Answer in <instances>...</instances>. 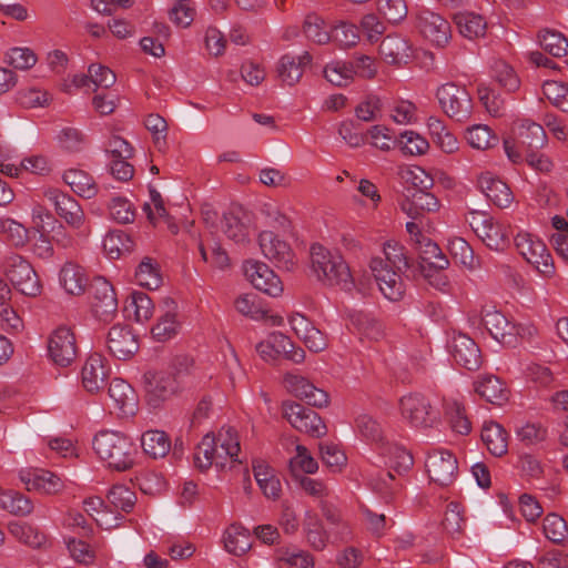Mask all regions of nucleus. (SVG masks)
<instances>
[{
    "mask_svg": "<svg viewBox=\"0 0 568 568\" xmlns=\"http://www.w3.org/2000/svg\"><path fill=\"white\" fill-rule=\"evenodd\" d=\"M383 253L385 258L373 257L369 267L383 295L389 301H399L405 293L403 276H415L418 264H415L406 248L396 241H387Z\"/></svg>",
    "mask_w": 568,
    "mask_h": 568,
    "instance_id": "f257e3e1",
    "label": "nucleus"
},
{
    "mask_svg": "<svg viewBox=\"0 0 568 568\" xmlns=\"http://www.w3.org/2000/svg\"><path fill=\"white\" fill-rule=\"evenodd\" d=\"M311 270L316 278L327 286H339L349 291L354 286L348 264L338 252H332L322 244L311 246Z\"/></svg>",
    "mask_w": 568,
    "mask_h": 568,
    "instance_id": "f03ea898",
    "label": "nucleus"
},
{
    "mask_svg": "<svg viewBox=\"0 0 568 568\" xmlns=\"http://www.w3.org/2000/svg\"><path fill=\"white\" fill-rule=\"evenodd\" d=\"M93 449L108 466L118 471L130 469L138 453L126 435L115 430H101L93 438Z\"/></svg>",
    "mask_w": 568,
    "mask_h": 568,
    "instance_id": "7ed1b4c3",
    "label": "nucleus"
},
{
    "mask_svg": "<svg viewBox=\"0 0 568 568\" xmlns=\"http://www.w3.org/2000/svg\"><path fill=\"white\" fill-rule=\"evenodd\" d=\"M513 131L515 139L504 140L505 152L513 163L521 162L525 154L539 151L547 143L542 125L529 119L517 121Z\"/></svg>",
    "mask_w": 568,
    "mask_h": 568,
    "instance_id": "20e7f679",
    "label": "nucleus"
},
{
    "mask_svg": "<svg viewBox=\"0 0 568 568\" xmlns=\"http://www.w3.org/2000/svg\"><path fill=\"white\" fill-rule=\"evenodd\" d=\"M185 377L186 373L181 369L146 372L142 379L148 404L152 408L160 407L164 402L182 390Z\"/></svg>",
    "mask_w": 568,
    "mask_h": 568,
    "instance_id": "39448f33",
    "label": "nucleus"
},
{
    "mask_svg": "<svg viewBox=\"0 0 568 568\" xmlns=\"http://www.w3.org/2000/svg\"><path fill=\"white\" fill-rule=\"evenodd\" d=\"M436 98L443 112L452 120L465 123L473 113V99L465 85L456 82L442 84L436 91Z\"/></svg>",
    "mask_w": 568,
    "mask_h": 568,
    "instance_id": "423d86ee",
    "label": "nucleus"
},
{
    "mask_svg": "<svg viewBox=\"0 0 568 568\" xmlns=\"http://www.w3.org/2000/svg\"><path fill=\"white\" fill-rule=\"evenodd\" d=\"M7 280L21 294L36 297L41 293L39 276L28 260L19 254L8 255L2 262Z\"/></svg>",
    "mask_w": 568,
    "mask_h": 568,
    "instance_id": "0eeeda50",
    "label": "nucleus"
},
{
    "mask_svg": "<svg viewBox=\"0 0 568 568\" xmlns=\"http://www.w3.org/2000/svg\"><path fill=\"white\" fill-rule=\"evenodd\" d=\"M471 230L490 250L501 252L510 244L508 230L483 211H471L467 219Z\"/></svg>",
    "mask_w": 568,
    "mask_h": 568,
    "instance_id": "6e6552de",
    "label": "nucleus"
},
{
    "mask_svg": "<svg viewBox=\"0 0 568 568\" xmlns=\"http://www.w3.org/2000/svg\"><path fill=\"white\" fill-rule=\"evenodd\" d=\"M515 243L519 253L545 277H551L555 274L552 256L541 240L525 233L518 234Z\"/></svg>",
    "mask_w": 568,
    "mask_h": 568,
    "instance_id": "1a4fd4ad",
    "label": "nucleus"
},
{
    "mask_svg": "<svg viewBox=\"0 0 568 568\" xmlns=\"http://www.w3.org/2000/svg\"><path fill=\"white\" fill-rule=\"evenodd\" d=\"M282 410L283 416L295 429L313 437H322L326 434V426L313 409L300 403L286 400L282 404Z\"/></svg>",
    "mask_w": 568,
    "mask_h": 568,
    "instance_id": "9d476101",
    "label": "nucleus"
},
{
    "mask_svg": "<svg viewBox=\"0 0 568 568\" xmlns=\"http://www.w3.org/2000/svg\"><path fill=\"white\" fill-rule=\"evenodd\" d=\"M399 406L403 417L414 427H433L439 418L429 399L418 393L402 397Z\"/></svg>",
    "mask_w": 568,
    "mask_h": 568,
    "instance_id": "9b49d317",
    "label": "nucleus"
},
{
    "mask_svg": "<svg viewBox=\"0 0 568 568\" xmlns=\"http://www.w3.org/2000/svg\"><path fill=\"white\" fill-rule=\"evenodd\" d=\"M53 205L55 213L73 230H81L85 222L84 212L79 202L59 189L50 187L43 192Z\"/></svg>",
    "mask_w": 568,
    "mask_h": 568,
    "instance_id": "f8f14e48",
    "label": "nucleus"
},
{
    "mask_svg": "<svg viewBox=\"0 0 568 568\" xmlns=\"http://www.w3.org/2000/svg\"><path fill=\"white\" fill-rule=\"evenodd\" d=\"M49 356L55 365L67 367L77 358L78 347L70 327L59 326L48 342Z\"/></svg>",
    "mask_w": 568,
    "mask_h": 568,
    "instance_id": "ddd939ff",
    "label": "nucleus"
},
{
    "mask_svg": "<svg viewBox=\"0 0 568 568\" xmlns=\"http://www.w3.org/2000/svg\"><path fill=\"white\" fill-rule=\"evenodd\" d=\"M258 244L263 255L280 270L291 271L295 265V255L285 241L272 231H263L258 235Z\"/></svg>",
    "mask_w": 568,
    "mask_h": 568,
    "instance_id": "4468645a",
    "label": "nucleus"
},
{
    "mask_svg": "<svg viewBox=\"0 0 568 568\" xmlns=\"http://www.w3.org/2000/svg\"><path fill=\"white\" fill-rule=\"evenodd\" d=\"M425 466L430 480L439 486L453 484L458 471L457 458L448 450H433Z\"/></svg>",
    "mask_w": 568,
    "mask_h": 568,
    "instance_id": "2eb2a0df",
    "label": "nucleus"
},
{
    "mask_svg": "<svg viewBox=\"0 0 568 568\" xmlns=\"http://www.w3.org/2000/svg\"><path fill=\"white\" fill-rule=\"evenodd\" d=\"M419 32L437 47H445L450 39V24L440 14L420 9L416 16Z\"/></svg>",
    "mask_w": 568,
    "mask_h": 568,
    "instance_id": "dca6fc26",
    "label": "nucleus"
},
{
    "mask_svg": "<svg viewBox=\"0 0 568 568\" xmlns=\"http://www.w3.org/2000/svg\"><path fill=\"white\" fill-rule=\"evenodd\" d=\"M92 310L97 317L108 321L118 311V300L113 286L104 277L98 276L90 284Z\"/></svg>",
    "mask_w": 568,
    "mask_h": 568,
    "instance_id": "f3484780",
    "label": "nucleus"
},
{
    "mask_svg": "<svg viewBox=\"0 0 568 568\" xmlns=\"http://www.w3.org/2000/svg\"><path fill=\"white\" fill-rule=\"evenodd\" d=\"M244 273L256 290L270 296L276 297L283 292L280 277L263 262L247 261L244 264Z\"/></svg>",
    "mask_w": 568,
    "mask_h": 568,
    "instance_id": "a211bd4d",
    "label": "nucleus"
},
{
    "mask_svg": "<svg viewBox=\"0 0 568 568\" xmlns=\"http://www.w3.org/2000/svg\"><path fill=\"white\" fill-rule=\"evenodd\" d=\"M449 353L456 364L468 371H477L481 366L480 349L468 335L455 334L448 345Z\"/></svg>",
    "mask_w": 568,
    "mask_h": 568,
    "instance_id": "6ab92c4d",
    "label": "nucleus"
},
{
    "mask_svg": "<svg viewBox=\"0 0 568 568\" xmlns=\"http://www.w3.org/2000/svg\"><path fill=\"white\" fill-rule=\"evenodd\" d=\"M284 383L291 394L304 400L310 406L322 408L328 404V394L317 388L303 376L287 373L284 377Z\"/></svg>",
    "mask_w": 568,
    "mask_h": 568,
    "instance_id": "aec40b11",
    "label": "nucleus"
},
{
    "mask_svg": "<svg viewBox=\"0 0 568 568\" xmlns=\"http://www.w3.org/2000/svg\"><path fill=\"white\" fill-rule=\"evenodd\" d=\"M106 345L118 359H129L139 351L136 336L128 325H114L108 333Z\"/></svg>",
    "mask_w": 568,
    "mask_h": 568,
    "instance_id": "412c9836",
    "label": "nucleus"
},
{
    "mask_svg": "<svg viewBox=\"0 0 568 568\" xmlns=\"http://www.w3.org/2000/svg\"><path fill=\"white\" fill-rule=\"evenodd\" d=\"M251 217L242 206L232 207L223 215V232L236 244H244L250 240Z\"/></svg>",
    "mask_w": 568,
    "mask_h": 568,
    "instance_id": "4be33fe9",
    "label": "nucleus"
},
{
    "mask_svg": "<svg viewBox=\"0 0 568 568\" xmlns=\"http://www.w3.org/2000/svg\"><path fill=\"white\" fill-rule=\"evenodd\" d=\"M478 186L486 197L498 207H508L514 200L509 186L490 172L481 173L478 176Z\"/></svg>",
    "mask_w": 568,
    "mask_h": 568,
    "instance_id": "5701e85b",
    "label": "nucleus"
},
{
    "mask_svg": "<svg viewBox=\"0 0 568 568\" xmlns=\"http://www.w3.org/2000/svg\"><path fill=\"white\" fill-rule=\"evenodd\" d=\"M113 407L123 415H133L138 407V398L133 387L121 378H113L108 388Z\"/></svg>",
    "mask_w": 568,
    "mask_h": 568,
    "instance_id": "b1692460",
    "label": "nucleus"
},
{
    "mask_svg": "<svg viewBox=\"0 0 568 568\" xmlns=\"http://www.w3.org/2000/svg\"><path fill=\"white\" fill-rule=\"evenodd\" d=\"M20 478L29 491L37 490L45 494H55L63 488L61 478L44 469L22 471Z\"/></svg>",
    "mask_w": 568,
    "mask_h": 568,
    "instance_id": "393cba45",
    "label": "nucleus"
},
{
    "mask_svg": "<svg viewBox=\"0 0 568 568\" xmlns=\"http://www.w3.org/2000/svg\"><path fill=\"white\" fill-rule=\"evenodd\" d=\"M81 375L82 384L88 392L94 393L100 390L108 377L103 356L98 353L91 354L82 367Z\"/></svg>",
    "mask_w": 568,
    "mask_h": 568,
    "instance_id": "a878e982",
    "label": "nucleus"
},
{
    "mask_svg": "<svg viewBox=\"0 0 568 568\" xmlns=\"http://www.w3.org/2000/svg\"><path fill=\"white\" fill-rule=\"evenodd\" d=\"M402 210L412 219H418L424 213L436 212L439 209L438 199L427 191H410L400 204Z\"/></svg>",
    "mask_w": 568,
    "mask_h": 568,
    "instance_id": "bb28decb",
    "label": "nucleus"
},
{
    "mask_svg": "<svg viewBox=\"0 0 568 568\" xmlns=\"http://www.w3.org/2000/svg\"><path fill=\"white\" fill-rule=\"evenodd\" d=\"M475 392L486 402L503 406L509 399V389L497 376L486 375L475 382Z\"/></svg>",
    "mask_w": 568,
    "mask_h": 568,
    "instance_id": "cd10ccee",
    "label": "nucleus"
},
{
    "mask_svg": "<svg viewBox=\"0 0 568 568\" xmlns=\"http://www.w3.org/2000/svg\"><path fill=\"white\" fill-rule=\"evenodd\" d=\"M379 53L383 60L389 64L407 63L410 58V45L400 36H387L379 44Z\"/></svg>",
    "mask_w": 568,
    "mask_h": 568,
    "instance_id": "c85d7f7f",
    "label": "nucleus"
},
{
    "mask_svg": "<svg viewBox=\"0 0 568 568\" xmlns=\"http://www.w3.org/2000/svg\"><path fill=\"white\" fill-rule=\"evenodd\" d=\"M416 245L420 260L418 264H424L434 271H444L449 266L446 255L442 252L438 244L429 237L420 236V239L416 240Z\"/></svg>",
    "mask_w": 568,
    "mask_h": 568,
    "instance_id": "c756f323",
    "label": "nucleus"
},
{
    "mask_svg": "<svg viewBox=\"0 0 568 568\" xmlns=\"http://www.w3.org/2000/svg\"><path fill=\"white\" fill-rule=\"evenodd\" d=\"M59 283L68 294L81 295L88 285V277L82 266L68 261L60 270Z\"/></svg>",
    "mask_w": 568,
    "mask_h": 568,
    "instance_id": "7c9ffc66",
    "label": "nucleus"
},
{
    "mask_svg": "<svg viewBox=\"0 0 568 568\" xmlns=\"http://www.w3.org/2000/svg\"><path fill=\"white\" fill-rule=\"evenodd\" d=\"M165 311L152 327V335L159 342H165L176 335L180 327L176 321V303L168 297L163 301Z\"/></svg>",
    "mask_w": 568,
    "mask_h": 568,
    "instance_id": "2f4dec72",
    "label": "nucleus"
},
{
    "mask_svg": "<svg viewBox=\"0 0 568 568\" xmlns=\"http://www.w3.org/2000/svg\"><path fill=\"white\" fill-rule=\"evenodd\" d=\"M63 181L81 197L92 199L98 193V185L85 171L70 169L63 173Z\"/></svg>",
    "mask_w": 568,
    "mask_h": 568,
    "instance_id": "473e14b6",
    "label": "nucleus"
},
{
    "mask_svg": "<svg viewBox=\"0 0 568 568\" xmlns=\"http://www.w3.org/2000/svg\"><path fill=\"white\" fill-rule=\"evenodd\" d=\"M507 433L498 423H486L481 429V440L486 445L488 452L501 457L508 450Z\"/></svg>",
    "mask_w": 568,
    "mask_h": 568,
    "instance_id": "72a5a7b5",
    "label": "nucleus"
},
{
    "mask_svg": "<svg viewBox=\"0 0 568 568\" xmlns=\"http://www.w3.org/2000/svg\"><path fill=\"white\" fill-rule=\"evenodd\" d=\"M141 446L148 456L154 459L163 458L171 449V439L163 430L150 429L142 434Z\"/></svg>",
    "mask_w": 568,
    "mask_h": 568,
    "instance_id": "f704fd0d",
    "label": "nucleus"
},
{
    "mask_svg": "<svg viewBox=\"0 0 568 568\" xmlns=\"http://www.w3.org/2000/svg\"><path fill=\"white\" fill-rule=\"evenodd\" d=\"M454 21L464 38L474 40L486 34L487 23L480 14L458 12L454 16Z\"/></svg>",
    "mask_w": 568,
    "mask_h": 568,
    "instance_id": "c9c22d12",
    "label": "nucleus"
},
{
    "mask_svg": "<svg viewBox=\"0 0 568 568\" xmlns=\"http://www.w3.org/2000/svg\"><path fill=\"white\" fill-rule=\"evenodd\" d=\"M481 323L489 334L497 341L504 342L506 336L514 335V325L499 311L486 310L483 313Z\"/></svg>",
    "mask_w": 568,
    "mask_h": 568,
    "instance_id": "e433bc0d",
    "label": "nucleus"
},
{
    "mask_svg": "<svg viewBox=\"0 0 568 568\" xmlns=\"http://www.w3.org/2000/svg\"><path fill=\"white\" fill-rule=\"evenodd\" d=\"M277 568H313L314 559L305 550L284 547L276 550Z\"/></svg>",
    "mask_w": 568,
    "mask_h": 568,
    "instance_id": "4c0bfd02",
    "label": "nucleus"
},
{
    "mask_svg": "<svg viewBox=\"0 0 568 568\" xmlns=\"http://www.w3.org/2000/svg\"><path fill=\"white\" fill-rule=\"evenodd\" d=\"M224 546L230 554L244 555L252 547L250 531L240 525H231L224 534Z\"/></svg>",
    "mask_w": 568,
    "mask_h": 568,
    "instance_id": "58836bf2",
    "label": "nucleus"
},
{
    "mask_svg": "<svg viewBox=\"0 0 568 568\" xmlns=\"http://www.w3.org/2000/svg\"><path fill=\"white\" fill-rule=\"evenodd\" d=\"M138 283L148 290H156L162 284V275L159 263L152 257L145 256L135 271Z\"/></svg>",
    "mask_w": 568,
    "mask_h": 568,
    "instance_id": "ea45409f",
    "label": "nucleus"
},
{
    "mask_svg": "<svg viewBox=\"0 0 568 568\" xmlns=\"http://www.w3.org/2000/svg\"><path fill=\"white\" fill-rule=\"evenodd\" d=\"M9 532L20 542L32 548H39L45 542L44 534L38 528L21 521H10L8 525Z\"/></svg>",
    "mask_w": 568,
    "mask_h": 568,
    "instance_id": "a19ab883",
    "label": "nucleus"
},
{
    "mask_svg": "<svg viewBox=\"0 0 568 568\" xmlns=\"http://www.w3.org/2000/svg\"><path fill=\"white\" fill-rule=\"evenodd\" d=\"M3 509L14 516H27L33 510V504L29 497L19 491H7L0 496Z\"/></svg>",
    "mask_w": 568,
    "mask_h": 568,
    "instance_id": "79ce46f5",
    "label": "nucleus"
},
{
    "mask_svg": "<svg viewBox=\"0 0 568 568\" xmlns=\"http://www.w3.org/2000/svg\"><path fill=\"white\" fill-rule=\"evenodd\" d=\"M538 40L542 49L554 57H565L568 52V40L558 31L541 30L538 33Z\"/></svg>",
    "mask_w": 568,
    "mask_h": 568,
    "instance_id": "37998d69",
    "label": "nucleus"
},
{
    "mask_svg": "<svg viewBox=\"0 0 568 568\" xmlns=\"http://www.w3.org/2000/svg\"><path fill=\"white\" fill-rule=\"evenodd\" d=\"M304 531L308 544L315 550H322L325 548L328 535L324 530L320 518L315 514L306 513L304 520Z\"/></svg>",
    "mask_w": 568,
    "mask_h": 568,
    "instance_id": "c03bdc74",
    "label": "nucleus"
},
{
    "mask_svg": "<svg viewBox=\"0 0 568 568\" xmlns=\"http://www.w3.org/2000/svg\"><path fill=\"white\" fill-rule=\"evenodd\" d=\"M466 140L469 145L477 150H487L498 144V136L495 135L488 125L476 124L466 132Z\"/></svg>",
    "mask_w": 568,
    "mask_h": 568,
    "instance_id": "a18cd8bd",
    "label": "nucleus"
},
{
    "mask_svg": "<svg viewBox=\"0 0 568 568\" xmlns=\"http://www.w3.org/2000/svg\"><path fill=\"white\" fill-rule=\"evenodd\" d=\"M290 473L294 478L304 476V474H314L318 469L317 462L310 455L307 448L302 445L296 446V455L288 462Z\"/></svg>",
    "mask_w": 568,
    "mask_h": 568,
    "instance_id": "49530a36",
    "label": "nucleus"
},
{
    "mask_svg": "<svg viewBox=\"0 0 568 568\" xmlns=\"http://www.w3.org/2000/svg\"><path fill=\"white\" fill-rule=\"evenodd\" d=\"M383 454L389 457L390 467L397 474L408 471L414 465L413 455L400 445L387 444L383 447Z\"/></svg>",
    "mask_w": 568,
    "mask_h": 568,
    "instance_id": "de8ad7c7",
    "label": "nucleus"
},
{
    "mask_svg": "<svg viewBox=\"0 0 568 568\" xmlns=\"http://www.w3.org/2000/svg\"><path fill=\"white\" fill-rule=\"evenodd\" d=\"M220 456L215 436L206 434L197 445V453L194 457L196 466L201 470H206Z\"/></svg>",
    "mask_w": 568,
    "mask_h": 568,
    "instance_id": "09e8293b",
    "label": "nucleus"
},
{
    "mask_svg": "<svg viewBox=\"0 0 568 568\" xmlns=\"http://www.w3.org/2000/svg\"><path fill=\"white\" fill-rule=\"evenodd\" d=\"M324 78L336 87H345L353 81L354 70L348 62L334 61L327 64L324 70Z\"/></svg>",
    "mask_w": 568,
    "mask_h": 568,
    "instance_id": "8fccbe9b",
    "label": "nucleus"
},
{
    "mask_svg": "<svg viewBox=\"0 0 568 568\" xmlns=\"http://www.w3.org/2000/svg\"><path fill=\"white\" fill-rule=\"evenodd\" d=\"M103 246L109 252L110 257L115 258L122 253H131L134 248V242L125 232L112 231L106 235Z\"/></svg>",
    "mask_w": 568,
    "mask_h": 568,
    "instance_id": "3c124183",
    "label": "nucleus"
},
{
    "mask_svg": "<svg viewBox=\"0 0 568 568\" xmlns=\"http://www.w3.org/2000/svg\"><path fill=\"white\" fill-rule=\"evenodd\" d=\"M542 529L545 537L554 544H562L568 537L566 520L555 513L548 514L544 518Z\"/></svg>",
    "mask_w": 568,
    "mask_h": 568,
    "instance_id": "603ef678",
    "label": "nucleus"
},
{
    "mask_svg": "<svg viewBox=\"0 0 568 568\" xmlns=\"http://www.w3.org/2000/svg\"><path fill=\"white\" fill-rule=\"evenodd\" d=\"M394 143H398L404 154L422 155L429 148L428 141L414 131H404Z\"/></svg>",
    "mask_w": 568,
    "mask_h": 568,
    "instance_id": "864d4df0",
    "label": "nucleus"
},
{
    "mask_svg": "<svg viewBox=\"0 0 568 568\" xmlns=\"http://www.w3.org/2000/svg\"><path fill=\"white\" fill-rule=\"evenodd\" d=\"M217 446L229 456L233 462L242 464L240 459V440L237 432L233 427L222 428L215 437Z\"/></svg>",
    "mask_w": 568,
    "mask_h": 568,
    "instance_id": "5fc2aeb1",
    "label": "nucleus"
},
{
    "mask_svg": "<svg viewBox=\"0 0 568 568\" xmlns=\"http://www.w3.org/2000/svg\"><path fill=\"white\" fill-rule=\"evenodd\" d=\"M109 503L124 513H130L136 501V495L124 485H114L108 494Z\"/></svg>",
    "mask_w": 568,
    "mask_h": 568,
    "instance_id": "6e6d98bb",
    "label": "nucleus"
},
{
    "mask_svg": "<svg viewBox=\"0 0 568 568\" xmlns=\"http://www.w3.org/2000/svg\"><path fill=\"white\" fill-rule=\"evenodd\" d=\"M277 74L282 82L294 85L301 80L303 69L301 64L296 62L295 55L284 54L278 61Z\"/></svg>",
    "mask_w": 568,
    "mask_h": 568,
    "instance_id": "4d7b16f0",
    "label": "nucleus"
},
{
    "mask_svg": "<svg viewBox=\"0 0 568 568\" xmlns=\"http://www.w3.org/2000/svg\"><path fill=\"white\" fill-rule=\"evenodd\" d=\"M542 92L551 104L562 112H568V85L558 81H546Z\"/></svg>",
    "mask_w": 568,
    "mask_h": 568,
    "instance_id": "13d9d810",
    "label": "nucleus"
},
{
    "mask_svg": "<svg viewBox=\"0 0 568 568\" xmlns=\"http://www.w3.org/2000/svg\"><path fill=\"white\" fill-rule=\"evenodd\" d=\"M303 31L310 40L318 44H325L331 40V32L324 29L323 19L316 14L306 16Z\"/></svg>",
    "mask_w": 568,
    "mask_h": 568,
    "instance_id": "bf43d9fd",
    "label": "nucleus"
},
{
    "mask_svg": "<svg viewBox=\"0 0 568 568\" xmlns=\"http://www.w3.org/2000/svg\"><path fill=\"white\" fill-rule=\"evenodd\" d=\"M447 417L452 429L459 435H467L471 430V424L466 415L464 406L454 402L447 406Z\"/></svg>",
    "mask_w": 568,
    "mask_h": 568,
    "instance_id": "052dcab7",
    "label": "nucleus"
},
{
    "mask_svg": "<svg viewBox=\"0 0 568 568\" xmlns=\"http://www.w3.org/2000/svg\"><path fill=\"white\" fill-rule=\"evenodd\" d=\"M331 39L343 48H349L358 42L359 32L355 24L341 21L332 29Z\"/></svg>",
    "mask_w": 568,
    "mask_h": 568,
    "instance_id": "680f3d73",
    "label": "nucleus"
},
{
    "mask_svg": "<svg viewBox=\"0 0 568 568\" xmlns=\"http://www.w3.org/2000/svg\"><path fill=\"white\" fill-rule=\"evenodd\" d=\"M448 248L450 254L455 260H457L460 264L474 268L475 264V255L474 250L469 245V243L463 237H454L449 241Z\"/></svg>",
    "mask_w": 568,
    "mask_h": 568,
    "instance_id": "e2e57ef3",
    "label": "nucleus"
},
{
    "mask_svg": "<svg viewBox=\"0 0 568 568\" xmlns=\"http://www.w3.org/2000/svg\"><path fill=\"white\" fill-rule=\"evenodd\" d=\"M0 233H6L14 246H23L28 241V230L21 223L9 217H0Z\"/></svg>",
    "mask_w": 568,
    "mask_h": 568,
    "instance_id": "0e129e2a",
    "label": "nucleus"
},
{
    "mask_svg": "<svg viewBox=\"0 0 568 568\" xmlns=\"http://www.w3.org/2000/svg\"><path fill=\"white\" fill-rule=\"evenodd\" d=\"M378 11L390 23H398L407 17V4L405 0H379Z\"/></svg>",
    "mask_w": 568,
    "mask_h": 568,
    "instance_id": "69168bd1",
    "label": "nucleus"
},
{
    "mask_svg": "<svg viewBox=\"0 0 568 568\" xmlns=\"http://www.w3.org/2000/svg\"><path fill=\"white\" fill-rule=\"evenodd\" d=\"M111 216L119 223L128 224L134 221L133 205L123 197H113L109 204Z\"/></svg>",
    "mask_w": 568,
    "mask_h": 568,
    "instance_id": "338daca9",
    "label": "nucleus"
},
{
    "mask_svg": "<svg viewBox=\"0 0 568 568\" xmlns=\"http://www.w3.org/2000/svg\"><path fill=\"white\" fill-rule=\"evenodd\" d=\"M358 433L367 440L378 443L383 439V430L378 422L369 415H361L356 418Z\"/></svg>",
    "mask_w": 568,
    "mask_h": 568,
    "instance_id": "774afa93",
    "label": "nucleus"
}]
</instances>
